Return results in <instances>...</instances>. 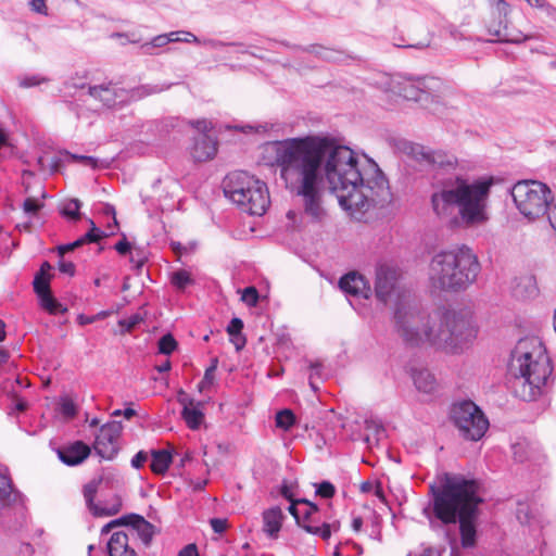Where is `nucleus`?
<instances>
[{
  "label": "nucleus",
  "instance_id": "obj_1",
  "mask_svg": "<svg viewBox=\"0 0 556 556\" xmlns=\"http://www.w3.org/2000/svg\"><path fill=\"white\" fill-rule=\"evenodd\" d=\"M265 159L280 168L286 187L302 198L304 211L319 219L327 181L340 206L359 219L375 206L391 201L389 184L376 163L364 160L345 146L319 136L269 142Z\"/></svg>",
  "mask_w": 556,
  "mask_h": 556
},
{
  "label": "nucleus",
  "instance_id": "obj_2",
  "mask_svg": "<svg viewBox=\"0 0 556 556\" xmlns=\"http://www.w3.org/2000/svg\"><path fill=\"white\" fill-rule=\"evenodd\" d=\"M397 278L395 266L379 264L376 269L375 292L383 303L396 295L394 320L396 330L405 342L410 345L428 342L447 353H458L476 338L470 318L463 313L443 311L426 315L420 312L407 295L397 292Z\"/></svg>",
  "mask_w": 556,
  "mask_h": 556
},
{
  "label": "nucleus",
  "instance_id": "obj_3",
  "mask_svg": "<svg viewBox=\"0 0 556 556\" xmlns=\"http://www.w3.org/2000/svg\"><path fill=\"white\" fill-rule=\"evenodd\" d=\"M479 488L477 480L450 473L444 475L440 486H431L434 517L444 525L459 522L463 547L476 544L478 506L482 503Z\"/></svg>",
  "mask_w": 556,
  "mask_h": 556
},
{
  "label": "nucleus",
  "instance_id": "obj_4",
  "mask_svg": "<svg viewBox=\"0 0 556 556\" xmlns=\"http://www.w3.org/2000/svg\"><path fill=\"white\" fill-rule=\"evenodd\" d=\"M493 177H481L469 181L462 177L448 178L431 197L432 208L440 217L457 213L466 225L482 224L488 219V203Z\"/></svg>",
  "mask_w": 556,
  "mask_h": 556
},
{
  "label": "nucleus",
  "instance_id": "obj_5",
  "mask_svg": "<svg viewBox=\"0 0 556 556\" xmlns=\"http://www.w3.org/2000/svg\"><path fill=\"white\" fill-rule=\"evenodd\" d=\"M516 396L523 401H534L542 392L553 368L545 346L536 338L518 341L511 351L508 364Z\"/></svg>",
  "mask_w": 556,
  "mask_h": 556
},
{
  "label": "nucleus",
  "instance_id": "obj_6",
  "mask_svg": "<svg viewBox=\"0 0 556 556\" xmlns=\"http://www.w3.org/2000/svg\"><path fill=\"white\" fill-rule=\"evenodd\" d=\"M481 266L473 251L463 245L437 253L429 265L431 285L444 291H460L472 285Z\"/></svg>",
  "mask_w": 556,
  "mask_h": 556
},
{
  "label": "nucleus",
  "instance_id": "obj_7",
  "mask_svg": "<svg viewBox=\"0 0 556 556\" xmlns=\"http://www.w3.org/2000/svg\"><path fill=\"white\" fill-rule=\"evenodd\" d=\"M224 192L227 198L250 215L262 216L270 203L266 184L247 172H235L227 175L224 180Z\"/></svg>",
  "mask_w": 556,
  "mask_h": 556
},
{
  "label": "nucleus",
  "instance_id": "obj_8",
  "mask_svg": "<svg viewBox=\"0 0 556 556\" xmlns=\"http://www.w3.org/2000/svg\"><path fill=\"white\" fill-rule=\"evenodd\" d=\"M516 208L528 219H536L548 212L552 190L539 180H519L510 189Z\"/></svg>",
  "mask_w": 556,
  "mask_h": 556
},
{
  "label": "nucleus",
  "instance_id": "obj_9",
  "mask_svg": "<svg viewBox=\"0 0 556 556\" xmlns=\"http://www.w3.org/2000/svg\"><path fill=\"white\" fill-rule=\"evenodd\" d=\"M451 418L460 435L466 440H480L489 428V420L483 412L471 401L453 405Z\"/></svg>",
  "mask_w": 556,
  "mask_h": 556
},
{
  "label": "nucleus",
  "instance_id": "obj_10",
  "mask_svg": "<svg viewBox=\"0 0 556 556\" xmlns=\"http://www.w3.org/2000/svg\"><path fill=\"white\" fill-rule=\"evenodd\" d=\"M390 86L406 100L427 101L443 84L437 77H393Z\"/></svg>",
  "mask_w": 556,
  "mask_h": 556
},
{
  "label": "nucleus",
  "instance_id": "obj_11",
  "mask_svg": "<svg viewBox=\"0 0 556 556\" xmlns=\"http://www.w3.org/2000/svg\"><path fill=\"white\" fill-rule=\"evenodd\" d=\"M122 432L119 421H111L101 427L96 437L93 448L104 459H112L118 452V438Z\"/></svg>",
  "mask_w": 556,
  "mask_h": 556
},
{
  "label": "nucleus",
  "instance_id": "obj_12",
  "mask_svg": "<svg viewBox=\"0 0 556 556\" xmlns=\"http://www.w3.org/2000/svg\"><path fill=\"white\" fill-rule=\"evenodd\" d=\"M299 502H303L305 507L301 510L299 517L300 522H296V525L307 533L318 535L323 540H328L331 535L330 525L327 522L320 525V519L318 518L319 508L317 505L304 498Z\"/></svg>",
  "mask_w": 556,
  "mask_h": 556
},
{
  "label": "nucleus",
  "instance_id": "obj_13",
  "mask_svg": "<svg viewBox=\"0 0 556 556\" xmlns=\"http://www.w3.org/2000/svg\"><path fill=\"white\" fill-rule=\"evenodd\" d=\"M103 478L92 479L84 486V497L89 510L93 516H113L116 515L122 508V500L116 496L111 507H100L93 503L99 485L102 483Z\"/></svg>",
  "mask_w": 556,
  "mask_h": 556
},
{
  "label": "nucleus",
  "instance_id": "obj_14",
  "mask_svg": "<svg viewBox=\"0 0 556 556\" xmlns=\"http://www.w3.org/2000/svg\"><path fill=\"white\" fill-rule=\"evenodd\" d=\"M410 154L419 162H425L440 168L454 167L456 163L454 157L447 156L442 152L432 151L420 144L412 146Z\"/></svg>",
  "mask_w": 556,
  "mask_h": 556
},
{
  "label": "nucleus",
  "instance_id": "obj_15",
  "mask_svg": "<svg viewBox=\"0 0 556 556\" xmlns=\"http://www.w3.org/2000/svg\"><path fill=\"white\" fill-rule=\"evenodd\" d=\"M58 456L67 466L81 464L89 455L90 447L83 441H75L58 448Z\"/></svg>",
  "mask_w": 556,
  "mask_h": 556
},
{
  "label": "nucleus",
  "instance_id": "obj_16",
  "mask_svg": "<svg viewBox=\"0 0 556 556\" xmlns=\"http://www.w3.org/2000/svg\"><path fill=\"white\" fill-rule=\"evenodd\" d=\"M217 152V142L207 134H199L190 148V154L195 162H206Z\"/></svg>",
  "mask_w": 556,
  "mask_h": 556
},
{
  "label": "nucleus",
  "instance_id": "obj_17",
  "mask_svg": "<svg viewBox=\"0 0 556 556\" xmlns=\"http://www.w3.org/2000/svg\"><path fill=\"white\" fill-rule=\"evenodd\" d=\"M126 517L127 522L125 526H130L128 530L129 535L140 539L144 546H149L154 535V526L140 515L130 514Z\"/></svg>",
  "mask_w": 556,
  "mask_h": 556
},
{
  "label": "nucleus",
  "instance_id": "obj_18",
  "mask_svg": "<svg viewBox=\"0 0 556 556\" xmlns=\"http://www.w3.org/2000/svg\"><path fill=\"white\" fill-rule=\"evenodd\" d=\"M339 286L341 290L348 294L363 296L365 299L369 298L370 287L366 279L357 273L353 271L344 275L340 279Z\"/></svg>",
  "mask_w": 556,
  "mask_h": 556
},
{
  "label": "nucleus",
  "instance_id": "obj_19",
  "mask_svg": "<svg viewBox=\"0 0 556 556\" xmlns=\"http://www.w3.org/2000/svg\"><path fill=\"white\" fill-rule=\"evenodd\" d=\"M263 532L270 539H277L286 518L279 506L270 507L263 511Z\"/></svg>",
  "mask_w": 556,
  "mask_h": 556
},
{
  "label": "nucleus",
  "instance_id": "obj_20",
  "mask_svg": "<svg viewBox=\"0 0 556 556\" xmlns=\"http://www.w3.org/2000/svg\"><path fill=\"white\" fill-rule=\"evenodd\" d=\"M488 31L500 42L520 43L530 38V36H523L519 30L509 28L506 20L500 21L497 24H490Z\"/></svg>",
  "mask_w": 556,
  "mask_h": 556
},
{
  "label": "nucleus",
  "instance_id": "obj_21",
  "mask_svg": "<svg viewBox=\"0 0 556 556\" xmlns=\"http://www.w3.org/2000/svg\"><path fill=\"white\" fill-rule=\"evenodd\" d=\"M88 92L94 99L101 101L105 106L111 108L117 103V98L124 101V89L110 85L90 86Z\"/></svg>",
  "mask_w": 556,
  "mask_h": 556
},
{
  "label": "nucleus",
  "instance_id": "obj_22",
  "mask_svg": "<svg viewBox=\"0 0 556 556\" xmlns=\"http://www.w3.org/2000/svg\"><path fill=\"white\" fill-rule=\"evenodd\" d=\"M515 460L523 463L527 460L539 462L541 458L540 446L536 442L521 439L511 445Z\"/></svg>",
  "mask_w": 556,
  "mask_h": 556
},
{
  "label": "nucleus",
  "instance_id": "obj_23",
  "mask_svg": "<svg viewBox=\"0 0 556 556\" xmlns=\"http://www.w3.org/2000/svg\"><path fill=\"white\" fill-rule=\"evenodd\" d=\"M129 536L125 531L114 532L108 542L109 556H136V552L129 547Z\"/></svg>",
  "mask_w": 556,
  "mask_h": 556
},
{
  "label": "nucleus",
  "instance_id": "obj_24",
  "mask_svg": "<svg viewBox=\"0 0 556 556\" xmlns=\"http://www.w3.org/2000/svg\"><path fill=\"white\" fill-rule=\"evenodd\" d=\"M298 50L314 54L316 58L327 62H341L345 59L343 51L327 48L318 45H311L306 47H295Z\"/></svg>",
  "mask_w": 556,
  "mask_h": 556
},
{
  "label": "nucleus",
  "instance_id": "obj_25",
  "mask_svg": "<svg viewBox=\"0 0 556 556\" xmlns=\"http://www.w3.org/2000/svg\"><path fill=\"white\" fill-rule=\"evenodd\" d=\"M52 266L48 262H43L39 271L35 275L33 287L37 295L50 292V270Z\"/></svg>",
  "mask_w": 556,
  "mask_h": 556
},
{
  "label": "nucleus",
  "instance_id": "obj_26",
  "mask_svg": "<svg viewBox=\"0 0 556 556\" xmlns=\"http://www.w3.org/2000/svg\"><path fill=\"white\" fill-rule=\"evenodd\" d=\"M151 456V470L155 475H164L173 462L172 454L166 450H152Z\"/></svg>",
  "mask_w": 556,
  "mask_h": 556
},
{
  "label": "nucleus",
  "instance_id": "obj_27",
  "mask_svg": "<svg viewBox=\"0 0 556 556\" xmlns=\"http://www.w3.org/2000/svg\"><path fill=\"white\" fill-rule=\"evenodd\" d=\"M413 380L416 388L424 393H431L435 390L437 382L434 376L427 369L415 370Z\"/></svg>",
  "mask_w": 556,
  "mask_h": 556
},
{
  "label": "nucleus",
  "instance_id": "obj_28",
  "mask_svg": "<svg viewBox=\"0 0 556 556\" xmlns=\"http://www.w3.org/2000/svg\"><path fill=\"white\" fill-rule=\"evenodd\" d=\"M242 329L243 321L238 317L232 318L227 326V332L230 336V341L233 343L237 351L243 349L247 342L242 334Z\"/></svg>",
  "mask_w": 556,
  "mask_h": 556
},
{
  "label": "nucleus",
  "instance_id": "obj_29",
  "mask_svg": "<svg viewBox=\"0 0 556 556\" xmlns=\"http://www.w3.org/2000/svg\"><path fill=\"white\" fill-rule=\"evenodd\" d=\"M201 406H202V403L197 402L195 406L189 407V408L184 407L181 410L182 419L185 420L187 426L192 430L198 429L204 419V414L200 409Z\"/></svg>",
  "mask_w": 556,
  "mask_h": 556
},
{
  "label": "nucleus",
  "instance_id": "obj_30",
  "mask_svg": "<svg viewBox=\"0 0 556 556\" xmlns=\"http://www.w3.org/2000/svg\"><path fill=\"white\" fill-rule=\"evenodd\" d=\"M17 498V493L13 490L10 479L0 473V504L3 506L10 505Z\"/></svg>",
  "mask_w": 556,
  "mask_h": 556
},
{
  "label": "nucleus",
  "instance_id": "obj_31",
  "mask_svg": "<svg viewBox=\"0 0 556 556\" xmlns=\"http://www.w3.org/2000/svg\"><path fill=\"white\" fill-rule=\"evenodd\" d=\"M40 306L50 314H64L67 308L64 307L50 292L38 295Z\"/></svg>",
  "mask_w": 556,
  "mask_h": 556
},
{
  "label": "nucleus",
  "instance_id": "obj_32",
  "mask_svg": "<svg viewBox=\"0 0 556 556\" xmlns=\"http://www.w3.org/2000/svg\"><path fill=\"white\" fill-rule=\"evenodd\" d=\"M170 85H142L138 88H135L130 91L129 99L130 100H140L144 97L160 93L166 89H168Z\"/></svg>",
  "mask_w": 556,
  "mask_h": 556
},
{
  "label": "nucleus",
  "instance_id": "obj_33",
  "mask_svg": "<svg viewBox=\"0 0 556 556\" xmlns=\"http://www.w3.org/2000/svg\"><path fill=\"white\" fill-rule=\"evenodd\" d=\"M89 223L91 226L90 230L80 237V240H83L84 244L97 243L102 238H105V237L114 233V229L112 228L111 225H109V232H105V231L101 230L100 228H98L92 219H89Z\"/></svg>",
  "mask_w": 556,
  "mask_h": 556
},
{
  "label": "nucleus",
  "instance_id": "obj_34",
  "mask_svg": "<svg viewBox=\"0 0 556 556\" xmlns=\"http://www.w3.org/2000/svg\"><path fill=\"white\" fill-rule=\"evenodd\" d=\"M295 422V415L291 409H282L276 414V426L285 431L291 429Z\"/></svg>",
  "mask_w": 556,
  "mask_h": 556
},
{
  "label": "nucleus",
  "instance_id": "obj_35",
  "mask_svg": "<svg viewBox=\"0 0 556 556\" xmlns=\"http://www.w3.org/2000/svg\"><path fill=\"white\" fill-rule=\"evenodd\" d=\"M80 207L81 202L78 199H72L63 205L61 214L71 220H78L80 218Z\"/></svg>",
  "mask_w": 556,
  "mask_h": 556
},
{
  "label": "nucleus",
  "instance_id": "obj_36",
  "mask_svg": "<svg viewBox=\"0 0 556 556\" xmlns=\"http://www.w3.org/2000/svg\"><path fill=\"white\" fill-rule=\"evenodd\" d=\"M193 282L190 273L187 270H177L172 276V283L180 289L184 290L187 286L191 285Z\"/></svg>",
  "mask_w": 556,
  "mask_h": 556
},
{
  "label": "nucleus",
  "instance_id": "obj_37",
  "mask_svg": "<svg viewBox=\"0 0 556 556\" xmlns=\"http://www.w3.org/2000/svg\"><path fill=\"white\" fill-rule=\"evenodd\" d=\"M177 348V341L175 338L167 333L159 340V351L162 354L169 355Z\"/></svg>",
  "mask_w": 556,
  "mask_h": 556
},
{
  "label": "nucleus",
  "instance_id": "obj_38",
  "mask_svg": "<svg viewBox=\"0 0 556 556\" xmlns=\"http://www.w3.org/2000/svg\"><path fill=\"white\" fill-rule=\"evenodd\" d=\"M167 43V37L165 36V34H162L152 38L151 41L143 43L141 46V49L146 54H153L154 48H161L166 46Z\"/></svg>",
  "mask_w": 556,
  "mask_h": 556
},
{
  "label": "nucleus",
  "instance_id": "obj_39",
  "mask_svg": "<svg viewBox=\"0 0 556 556\" xmlns=\"http://www.w3.org/2000/svg\"><path fill=\"white\" fill-rule=\"evenodd\" d=\"M60 412L66 418H73L77 413L76 405L71 399L64 397L60 404Z\"/></svg>",
  "mask_w": 556,
  "mask_h": 556
},
{
  "label": "nucleus",
  "instance_id": "obj_40",
  "mask_svg": "<svg viewBox=\"0 0 556 556\" xmlns=\"http://www.w3.org/2000/svg\"><path fill=\"white\" fill-rule=\"evenodd\" d=\"M143 321V316L139 313L129 316L119 321V325L126 329V331H131L136 326Z\"/></svg>",
  "mask_w": 556,
  "mask_h": 556
},
{
  "label": "nucleus",
  "instance_id": "obj_41",
  "mask_svg": "<svg viewBox=\"0 0 556 556\" xmlns=\"http://www.w3.org/2000/svg\"><path fill=\"white\" fill-rule=\"evenodd\" d=\"M41 207L42 203L35 198H27L23 203L24 212L29 215H35Z\"/></svg>",
  "mask_w": 556,
  "mask_h": 556
},
{
  "label": "nucleus",
  "instance_id": "obj_42",
  "mask_svg": "<svg viewBox=\"0 0 556 556\" xmlns=\"http://www.w3.org/2000/svg\"><path fill=\"white\" fill-rule=\"evenodd\" d=\"M334 486L328 481H324L317 485L316 494L324 498H331L334 495Z\"/></svg>",
  "mask_w": 556,
  "mask_h": 556
},
{
  "label": "nucleus",
  "instance_id": "obj_43",
  "mask_svg": "<svg viewBox=\"0 0 556 556\" xmlns=\"http://www.w3.org/2000/svg\"><path fill=\"white\" fill-rule=\"evenodd\" d=\"M242 301L245 302L250 306H254L257 303L258 294L257 290L254 287H248L243 290Z\"/></svg>",
  "mask_w": 556,
  "mask_h": 556
},
{
  "label": "nucleus",
  "instance_id": "obj_44",
  "mask_svg": "<svg viewBox=\"0 0 556 556\" xmlns=\"http://www.w3.org/2000/svg\"><path fill=\"white\" fill-rule=\"evenodd\" d=\"M311 374H309V386L314 391H317L318 387L315 383L316 378L321 377V365L319 363H312L311 366Z\"/></svg>",
  "mask_w": 556,
  "mask_h": 556
},
{
  "label": "nucleus",
  "instance_id": "obj_45",
  "mask_svg": "<svg viewBox=\"0 0 556 556\" xmlns=\"http://www.w3.org/2000/svg\"><path fill=\"white\" fill-rule=\"evenodd\" d=\"M177 402L184 407H193L197 402L191 399L184 390H179L177 394Z\"/></svg>",
  "mask_w": 556,
  "mask_h": 556
},
{
  "label": "nucleus",
  "instance_id": "obj_46",
  "mask_svg": "<svg viewBox=\"0 0 556 556\" xmlns=\"http://www.w3.org/2000/svg\"><path fill=\"white\" fill-rule=\"evenodd\" d=\"M83 245H84L83 240H80V238H78L77 240H75L72 243H67V244L58 247V252H59V255L61 257H63L65 253L71 252V251H73L79 247H83Z\"/></svg>",
  "mask_w": 556,
  "mask_h": 556
},
{
  "label": "nucleus",
  "instance_id": "obj_47",
  "mask_svg": "<svg viewBox=\"0 0 556 556\" xmlns=\"http://www.w3.org/2000/svg\"><path fill=\"white\" fill-rule=\"evenodd\" d=\"M192 127H194L199 134H207L212 129V123L205 118L198 119L191 122Z\"/></svg>",
  "mask_w": 556,
  "mask_h": 556
},
{
  "label": "nucleus",
  "instance_id": "obj_48",
  "mask_svg": "<svg viewBox=\"0 0 556 556\" xmlns=\"http://www.w3.org/2000/svg\"><path fill=\"white\" fill-rule=\"evenodd\" d=\"M517 519L520 523H529L530 522V511L527 505H519L516 513Z\"/></svg>",
  "mask_w": 556,
  "mask_h": 556
},
{
  "label": "nucleus",
  "instance_id": "obj_49",
  "mask_svg": "<svg viewBox=\"0 0 556 556\" xmlns=\"http://www.w3.org/2000/svg\"><path fill=\"white\" fill-rule=\"evenodd\" d=\"M201 43H203L205 46H208V47H211L213 49H217V48L225 47V46L242 47V43H238V42H224V41L215 40V39H204V40L201 41Z\"/></svg>",
  "mask_w": 556,
  "mask_h": 556
},
{
  "label": "nucleus",
  "instance_id": "obj_50",
  "mask_svg": "<svg viewBox=\"0 0 556 556\" xmlns=\"http://www.w3.org/2000/svg\"><path fill=\"white\" fill-rule=\"evenodd\" d=\"M211 527L215 533H223L227 529V520L222 518H213L210 520Z\"/></svg>",
  "mask_w": 556,
  "mask_h": 556
},
{
  "label": "nucleus",
  "instance_id": "obj_51",
  "mask_svg": "<svg viewBox=\"0 0 556 556\" xmlns=\"http://www.w3.org/2000/svg\"><path fill=\"white\" fill-rule=\"evenodd\" d=\"M148 459V453L144 451L138 452L131 459V466L134 468H141Z\"/></svg>",
  "mask_w": 556,
  "mask_h": 556
},
{
  "label": "nucleus",
  "instance_id": "obj_52",
  "mask_svg": "<svg viewBox=\"0 0 556 556\" xmlns=\"http://www.w3.org/2000/svg\"><path fill=\"white\" fill-rule=\"evenodd\" d=\"M59 269L61 273L73 276L75 274V265L74 263L70 261L63 260L61 257V261L59 262Z\"/></svg>",
  "mask_w": 556,
  "mask_h": 556
},
{
  "label": "nucleus",
  "instance_id": "obj_53",
  "mask_svg": "<svg viewBox=\"0 0 556 556\" xmlns=\"http://www.w3.org/2000/svg\"><path fill=\"white\" fill-rule=\"evenodd\" d=\"M300 500H292L290 501L291 504L288 508L289 513L294 517L295 521L296 522H300V514H301V508L299 507L300 505H303V502H299Z\"/></svg>",
  "mask_w": 556,
  "mask_h": 556
},
{
  "label": "nucleus",
  "instance_id": "obj_54",
  "mask_svg": "<svg viewBox=\"0 0 556 556\" xmlns=\"http://www.w3.org/2000/svg\"><path fill=\"white\" fill-rule=\"evenodd\" d=\"M127 522V517L126 516H123L118 519H115V520H112L110 521L109 523H106L102 530H101V533H109L111 531V529H113L114 527H117V526H122V525H126Z\"/></svg>",
  "mask_w": 556,
  "mask_h": 556
},
{
  "label": "nucleus",
  "instance_id": "obj_55",
  "mask_svg": "<svg viewBox=\"0 0 556 556\" xmlns=\"http://www.w3.org/2000/svg\"><path fill=\"white\" fill-rule=\"evenodd\" d=\"M42 80L43 79H40L38 76H35V75L26 76L21 80L20 85L22 87L29 88V87H35V86L39 85Z\"/></svg>",
  "mask_w": 556,
  "mask_h": 556
},
{
  "label": "nucleus",
  "instance_id": "obj_56",
  "mask_svg": "<svg viewBox=\"0 0 556 556\" xmlns=\"http://www.w3.org/2000/svg\"><path fill=\"white\" fill-rule=\"evenodd\" d=\"M29 4L34 12L39 14H47L46 0H31Z\"/></svg>",
  "mask_w": 556,
  "mask_h": 556
},
{
  "label": "nucleus",
  "instance_id": "obj_57",
  "mask_svg": "<svg viewBox=\"0 0 556 556\" xmlns=\"http://www.w3.org/2000/svg\"><path fill=\"white\" fill-rule=\"evenodd\" d=\"M547 217L549 225L556 232V200L551 202V205L548 206Z\"/></svg>",
  "mask_w": 556,
  "mask_h": 556
},
{
  "label": "nucleus",
  "instance_id": "obj_58",
  "mask_svg": "<svg viewBox=\"0 0 556 556\" xmlns=\"http://www.w3.org/2000/svg\"><path fill=\"white\" fill-rule=\"evenodd\" d=\"M178 556H200L195 544H188L179 553Z\"/></svg>",
  "mask_w": 556,
  "mask_h": 556
},
{
  "label": "nucleus",
  "instance_id": "obj_59",
  "mask_svg": "<svg viewBox=\"0 0 556 556\" xmlns=\"http://www.w3.org/2000/svg\"><path fill=\"white\" fill-rule=\"evenodd\" d=\"M202 40H200L194 34L181 30L180 36V42H193V43H201Z\"/></svg>",
  "mask_w": 556,
  "mask_h": 556
},
{
  "label": "nucleus",
  "instance_id": "obj_60",
  "mask_svg": "<svg viewBox=\"0 0 556 556\" xmlns=\"http://www.w3.org/2000/svg\"><path fill=\"white\" fill-rule=\"evenodd\" d=\"M115 250L122 254V255H125L129 252L130 250V243L126 240V238L124 237L123 240L118 241L116 244H115Z\"/></svg>",
  "mask_w": 556,
  "mask_h": 556
},
{
  "label": "nucleus",
  "instance_id": "obj_61",
  "mask_svg": "<svg viewBox=\"0 0 556 556\" xmlns=\"http://www.w3.org/2000/svg\"><path fill=\"white\" fill-rule=\"evenodd\" d=\"M509 5L504 0L496 1V12L498 15H504L506 17L508 13Z\"/></svg>",
  "mask_w": 556,
  "mask_h": 556
},
{
  "label": "nucleus",
  "instance_id": "obj_62",
  "mask_svg": "<svg viewBox=\"0 0 556 556\" xmlns=\"http://www.w3.org/2000/svg\"><path fill=\"white\" fill-rule=\"evenodd\" d=\"M371 426L375 429V440L379 441L381 437L384 434V429L382 426L376 425L374 422H367V429H370Z\"/></svg>",
  "mask_w": 556,
  "mask_h": 556
},
{
  "label": "nucleus",
  "instance_id": "obj_63",
  "mask_svg": "<svg viewBox=\"0 0 556 556\" xmlns=\"http://www.w3.org/2000/svg\"><path fill=\"white\" fill-rule=\"evenodd\" d=\"M527 3L533 8H551V5L546 2V0H527Z\"/></svg>",
  "mask_w": 556,
  "mask_h": 556
},
{
  "label": "nucleus",
  "instance_id": "obj_64",
  "mask_svg": "<svg viewBox=\"0 0 556 556\" xmlns=\"http://www.w3.org/2000/svg\"><path fill=\"white\" fill-rule=\"evenodd\" d=\"M114 416H119V415H124L125 418L127 419H130L132 416L136 415V412L132 409V408H126L124 410H121V409H116L114 413H113Z\"/></svg>",
  "mask_w": 556,
  "mask_h": 556
}]
</instances>
